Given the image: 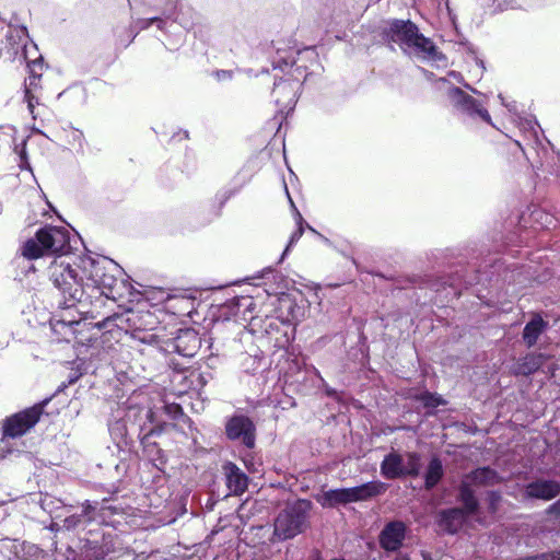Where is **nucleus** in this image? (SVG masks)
<instances>
[{
    "instance_id": "f257e3e1",
    "label": "nucleus",
    "mask_w": 560,
    "mask_h": 560,
    "mask_svg": "<svg viewBox=\"0 0 560 560\" xmlns=\"http://www.w3.org/2000/svg\"><path fill=\"white\" fill-rule=\"evenodd\" d=\"M49 277L62 295V308L78 307L80 314L91 317L95 315L89 306L102 304L104 298L118 301L132 294L120 266L106 257L82 256L73 264L55 260Z\"/></svg>"
},
{
    "instance_id": "f03ea898",
    "label": "nucleus",
    "mask_w": 560,
    "mask_h": 560,
    "mask_svg": "<svg viewBox=\"0 0 560 560\" xmlns=\"http://www.w3.org/2000/svg\"><path fill=\"white\" fill-rule=\"evenodd\" d=\"M317 54L312 47L298 49L295 47L277 46L272 58L273 70H281L290 75L284 80H276L272 97L281 113H289L296 104L299 91L306 79L308 62H315Z\"/></svg>"
},
{
    "instance_id": "7ed1b4c3",
    "label": "nucleus",
    "mask_w": 560,
    "mask_h": 560,
    "mask_svg": "<svg viewBox=\"0 0 560 560\" xmlns=\"http://www.w3.org/2000/svg\"><path fill=\"white\" fill-rule=\"evenodd\" d=\"M385 35L390 43L397 44L404 51H412L435 63L445 65L446 62V57L438 50L433 42L420 34L417 25L410 21H392Z\"/></svg>"
},
{
    "instance_id": "20e7f679",
    "label": "nucleus",
    "mask_w": 560,
    "mask_h": 560,
    "mask_svg": "<svg viewBox=\"0 0 560 560\" xmlns=\"http://www.w3.org/2000/svg\"><path fill=\"white\" fill-rule=\"evenodd\" d=\"M71 240L66 228L45 226L22 246V255L27 259H37L45 255H66L71 250Z\"/></svg>"
},
{
    "instance_id": "39448f33",
    "label": "nucleus",
    "mask_w": 560,
    "mask_h": 560,
    "mask_svg": "<svg viewBox=\"0 0 560 560\" xmlns=\"http://www.w3.org/2000/svg\"><path fill=\"white\" fill-rule=\"evenodd\" d=\"M311 509L312 502L308 500L287 503L275 517L272 540L284 541L302 534L308 527Z\"/></svg>"
},
{
    "instance_id": "423d86ee",
    "label": "nucleus",
    "mask_w": 560,
    "mask_h": 560,
    "mask_svg": "<svg viewBox=\"0 0 560 560\" xmlns=\"http://www.w3.org/2000/svg\"><path fill=\"white\" fill-rule=\"evenodd\" d=\"M135 339L148 345H155L165 352H176L185 358H192L199 350L201 341L195 329H179L174 338H166L165 334L141 331L133 334Z\"/></svg>"
},
{
    "instance_id": "0eeeda50",
    "label": "nucleus",
    "mask_w": 560,
    "mask_h": 560,
    "mask_svg": "<svg viewBox=\"0 0 560 560\" xmlns=\"http://www.w3.org/2000/svg\"><path fill=\"white\" fill-rule=\"evenodd\" d=\"M28 39L25 26L7 23L0 18V58L28 62Z\"/></svg>"
},
{
    "instance_id": "6e6552de",
    "label": "nucleus",
    "mask_w": 560,
    "mask_h": 560,
    "mask_svg": "<svg viewBox=\"0 0 560 560\" xmlns=\"http://www.w3.org/2000/svg\"><path fill=\"white\" fill-rule=\"evenodd\" d=\"M386 491L382 481H370L352 488H340L325 491L318 499L324 508H334L339 504L365 501Z\"/></svg>"
},
{
    "instance_id": "1a4fd4ad",
    "label": "nucleus",
    "mask_w": 560,
    "mask_h": 560,
    "mask_svg": "<svg viewBox=\"0 0 560 560\" xmlns=\"http://www.w3.org/2000/svg\"><path fill=\"white\" fill-rule=\"evenodd\" d=\"M455 114L465 122L483 121L493 126L491 116L482 102L474 98L459 88L453 86L447 92Z\"/></svg>"
},
{
    "instance_id": "9d476101",
    "label": "nucleus",
    "mask_w": 560,
    "mask_h": 560,
    "mask_svg": "<svg viewBox=\"0 0 560 560\" xmlns=\"http://www.w3.org/2000/svg\"><path fill=\"white\" fill-rule=\"evenodd\" d=\"M420 468V455L415 452L405 455L392 452L381 463V474L386 479L416 477L419 475Z\"/></svg>"
},
{
    "instance_id": "9b49d317",
    "label": "nucleus",
    "mask_w": 560,
    "mask_h": 560,
    "mask_svg": "<svg viewBox=\"0 0 560 560\" xmlns=\"http://www.w3.org/2000/svg\"><path fill=\"white\" fill-rule=\"evenodd\" d=\"M46 404L47 400L7 418L0 432V444L4 442L5 438L21 436L33 428L38 422Z\"/></svg>"
},
{
    "instance_id": "f8f14e48",
    "label": "nucleus",
    "mask_w": 560,
    "mask_h": 560,
    "mask_svg": "<svg viewBox=\"0 0 560 560\" xmlns=\"http://www.w3.org/2000/svg\"><path fill=\"white\" fill-rule=\"evenodd\" d=\"M138 402H144V395L142 393L131 398V404L128 407L126 417L132 425L138 427L139 434H143L145 438L155 432V428L160 425L161 421L158 418V412L155 411L158 408L155 406L145 405L138 407Z\"/></svg>"
},
{
    "instance_id": "ddd939ff",
    "label": "nucleus",
    "mask_w": 560,
    "mask_h": 560,
    "mask_svg": "<svg viewBox=\"0 0 560 560\" xmlns=\"http://www.w3.org/2000/svg\"><path fill=\"white\" fill-rule=\"evenodd\" d=\"M226 435L230 440H240L248 447L255 446V425L252 420L245 416L233 417L226 423Z\"/></svg>"
},
{
    "instance_id": "4468645a",
    "label": "nucleus",
    "mask_w": 560,
    "mask_h": 560,
    "mask_svg": "<svg viewBox=\"0 0 560 560\" xmlns=\"http://www.w3.org/2000/svg\"><path fill=\"white\" fill-rule=\"evenodd\" d=\"M407 526L401 521H392L387 523L380 534L381 547L388 551H397L406 538Z\"/></svg>"
},
{
    "instance_id": "2eb2a0df",
    "label": "nucleus",
    "mask_w": 560,
    "mask_h": 560,
    "mask_svg": "<svg viewBox=\"0 0 560 560\" xmlns=\"http://www.w3.org/2000/svg\"><path fill=\"white\" fill-rule=\"evenodd\" d=\"M468 516L459 508L443 510L439 513L438 526L444 533L455 534L462 528Z\"/></svg>"
},
{
    "instance_id": "dca6fc26",
    "label": "nucleus",
    "mask_w": 560,
    "mask_h": 560,
    "mask_svg": "<svg viewBox=\"0 0 560 560\" xmlns=\"http://www.w3.org/2000/svg\"><path fill=\"white\" fill-rule=\"evenodd\" d=\"M223 472L230 494L241 495L246 491L248 477L234 463H225Z\"/></svg>"
},
{
    "instance_id": "f3484780",
    "label": "nucleus",
    "mask_w": 560,
    "mask_h": 560,
    "mask_svg": "<svg viewBox=\"0 0 560 560\" xmlns=\"http://www.w3.org/2000/svg\"><path fill=\"white\" fill-rule=\"evenodd\" d=\"M126 320L129 325L135 329L132 331V337L136 331H141V335L145 332H158L164 334V328L156 327L158 319L156 317L149 311L147 312H137L131 313Z\"/></svg>"
},
{
    "instance_id": "a211bd4d",
    "label": "nucleus",
    "mask_w": 560,
    "mask_h": 560,
    "mask_svg": "<svg viewBox=\"0 0 560 560\" xmlns=\"http://www.w3.org/2000/svg\"><path fill=\"white\" fill-rule=\"evenodd\" d=\"M560 493V483L555 480H537L526 486V495L545 501L552 500Z\"/></svg>"
},
{
    "instance_id": "6ab92c4d",
    "label": "nucleus",
    "mask_w": 560,
    "mask_h": 560,
    "mask_svg": "<svg viewBox=\"0 0 560 560\" xmlns=\"http://www.w3.org/2000/svg\"><path fill=\"white\" fill-rule=\"evenodd\" d=\"M165 310L178 317L191 316L195 310V299L187 295H168L165 300Z\"/></svg>"
},
{
    "instance_id": "aec40b11",
    "label": "nucleus",
    "mask_w": 560,
    "mask_h": 560,
    "mask_svg": "<svg viewBox=\"0 0 560 560\" xmlns=\"http://www.w3.org/2000/svg\"><path fill=\"white\" fill-rule=\"evenodd\" d=\"M546 359L542 353H528L514 364L513 372L516 375H530L544 364Z\"/></svg>"
},
{
    "instance_id": "412c9836",
    "label": "nucleus",
    "mask_w": 560,
    "mask_h": 560,
    "mask_svg": "<svg viewBox=\"0 0 560 560\" xmlns=\"http://www.w3.org/2000/svg\"><path fill=\"white\" fill-rule=\"evenodd\" d=\"M464 480L468 481L471 486L479 487L495 485L500 481V478L493 469L481 467L466 475Z\"/></svg>"
},
{
    "instance_id": "4be33fe9",
    "label": "nucleus",
    "mask_w": 560,
    "mask_h": 560,
    "mask_svg": "<svg viewBox=\"0 0 560 560\" xmlns=\"http://www.w3.org/2000/svg\"><path fill=\"white\" fill-rule=\"evenodd\" d=\"M39 79L40 75H30L28 81L26 82L24 96V100L27 103V108L35 120L42 117L43 112L45 110V107L38 103L37 97L32 93V89L37 86Z\"/></svg>"
},
{
    "instance_id": "5701e85b",
    "label": "nucleus",
    "mask_w": 560,
    "mask_h": 560,
    "mask_svg": "<svg viewBox=\"0 0 560 560\" xmlns=\"http://www.w3.org/2000/svg\"><path fill=\"white\" fill-rule=\"evenodd\" d=\"M547 324L540 316H535L530 322H528L523 330V339L528 348L533 347L540 334L545 330Z\"/></svg>"
},
{
    "instance_id": "b1692460",
    "label": "nucleus",
    "mask_w": 560,
    "mask_h": 560,
    "mask_svg": "<svg viewBox=\"0 0 560 560\" xmlns=\"http://www.w3.org/2000/svg\"><path fill=\"white\" fill-rule=\"evenodd\" d=\"M471 487L472 486L464 479L462 480L459 487V501L464 505V512L468 515L475 514L479 506L478 500L476 499Z\"/></svg>"
},
{
    "instance_id": "393cba45",
    "label": "nucleus",
    "mask_w": 560,
    "mask_h": 560,
    "mask_svg": "<svg viewBox=\"0 0 560 560\" xmlns=\"http://www.w3.org/2000/svg\"><path fill=\"white\" fill-rule=\"evenodd\" d=\"M156 23L160 30H163L167 24L160 18H150V19H137L132 21L129 28V36L125 43V46H128L137 36L139 31L147 30L151 24Z\"/></svg>"
},
{
    "instance_id": "a878e982",
    "label": "nucleus",
    "mask_w": 560,
    "mask_h": 560,
    "mask_svg": "<svg viewBox=\"0 0 560 560\" xmlns=\"http://www.w3.org/2000/svg\"><path fill=\"white\" fill-rule=\"evenodd\" d=\"M443 476L442 462L438 457H433L427 468L424 480L428 489L433 488L438 485Z\"/></svg>"
},
{
    "instance_id": "bb28decb",
    "label": "nucleus",
    "mask_w": 560,
    "mask_h": 560,
    "mask_svg": "<svg viewBox=\"0 0 560 560\" xmlns=\"http://www.w3.org/2000/svg\"><path fill=\"white\" fill-rule=\"evenodd\" d=\"M518 128L534 144H539V125L534 118H520Z\"/></svg>"
},
{
    "instance_id": "cd10ccee",
    "label": "nucleus",
    "mask_w": 560,
    "mask_h": 560,
    "mask_svg": "<svg viewBox=\"0 0 560 560\" xmlns=\"http://www.w3.org/2000/svg\"><path fill=\"white\" fill-rule=\"evenodd\" d=\"M161 402H162V409L164 410L165 415L170 419L178 421V423L182 422L184 424H187L188 428L191 427V421L188 417L185 416L180 405H178L176 402H168L165 400H161Z\"/></svg>"
},
{
    "instance_id": "c85d7f7f",
    "label": "nucleus",
    "mask_w": 560,
    "mask_h": 560,
    "mask_svg": "<svg viewBox=\"0 0 560 560\" xmlns=\"http://www.w3.org/2000/svg\"><path fill=\"white\" fill-rule=\"evenodd\" d=\"M284 189H285V192L288 195L289 201H290L292 208L295 211L296 230L291 234L290 240H289V244L287 245V247H285V249H284L280 260H282L284 258V256L289 252L290 247L292 245H294L301 238V236L303 235V232H304V228H303L304 220H303L301 213L296 210V208H295V206L293 203V200L291 199V197L289 195L287 186H284Z\"/></svg>"
},
{
    "instance_id": "c756f323",
    "label": "nucleus",
    "mask_w": 560,
    "mask_h": 560,
    "mask_svg": "<svg viewBox=\"0 0 560 560\" xmlns=\"http://www.w3.org/2000/svg\"><path fill=\"white\" fill-rule=\"evenodd\" d=\"M65 133L68 144H70L77 152H83L85 144L83 132L77 128L69 127L65 129Z\"/></svg>"
},
{
    "instance_id": "7c9ffc66",
    "label": "nucleus",
    "mask_w": 560,
    "mask_h": 560,
    "mask_svg": "<svg viewBox=\"0 0 560 560\" xmlns=\"http://www.w3.org/2000/svg\"><path fill=\"white\" fill-rule=\"evenodd\" d=\"M14 151L20 158L19 166L31 171V164L26 154V140L24 139L20 144H15Z\"/></svg>"
},
{
    "instance_id": "2f4dec72",
    "label": "nucleus",
    "mask_w": 560,
    "mask_h": 560,
    "mask_svg": "<svg viewBox=\"0 0 560 560\" xmlns=\"http://www.w3.org/2000/svg\"><path fill=\"white\" fill-rule=\"evenodd\" d=\"M521 560H560V550L523 557Z\"/></svg>"
},
{
    "instance_id": "473e14b6",
    "label": "nucleus",
    "mask_w": 560,
    "mask_h": 560,
    "mask_svg": "<svg viewBox=\"0 0 560 560\" xmlns=\"http://www.w3.org/2000/svg\"><path fill=\"white\" fill-rule=\"evenodd\" d=\"M516 0H494L492 13L503 12L513 9Z\"/></svg>"
},
{
    "instance_id": "72a5a7b5",
    "label": "nucleus",
    "mask_w": 560,
    "mask_h": 560,
    "mask_svg": "<svg viewBox=\"0 0 560 560\" xmlns=\"http://www.w3.org/2000/svg\"><path fill=\"white\" fill-rule=\"evenodd\" d=\"M421 399L425 407H436L443 402L441 397L430 393H425Z\"/></svg>"
},
{
    "instance_id": "f704fd0d",
    "label": "nucleus",
    "mask_w": 560,
    "mask_h": 560,
    "mask_svg": "<svg viewBox=\"0 0 560 560\" xmlns=\"http://www.w3.org/2000/svg\"><path fill=\"white\" fill-rule=\"evenodd\" d=\"M126 427L121 422H116L114 425L109 428V431L114 438H124L126 434Z\"/></svg>"
},
{
    "instance_id": "c9c22d12",
    "label": "nucleus",
    "mask_w": 560,
    "mask_h": 560,
    "mask_svg": "<svg viewBox=\"0 0 560 560\" xmlns=\"http://www.w3.org/2000/svg\"><path fill=\"white\" fill-rule=\"evenodd\" d=\"M213 75L218 81H226L232 79L233 72L231 70H217Z\"/></svg>"
},
{
    "instance_id": "e433bc0d",
    "label": "nucleus",
    "mask_w": 560,
    "mask_h": 560,
    "mask_svg": "<svg viewBox=\"0 0 560 560\" xmlns=\"http://www.w3.org/2000/svg\"><path fill=\"white\" fill-rule=\"evenodd\" d=\"M116 320H120L122 322L124 320V317L119 316V315H114V316H107L104 320L96 324V326L101 329V328H106L108 327V325L112 323V322H116Z\"/></svg>"
},
{
    "instance_id": "4c0bfd02",
    "label": "nucleus",
    "mask_w": 560,
    "mask_h": 560,
    "mask_svg": "<svg viewBox=\"0 0 560 560\" xmlns=\"http://www.w3.org/2000/svg\"><path fill=\"white\" fill-rule=\"evenodd\" d=\"M96 509L95 505H93L91 502L86 501L84 504H83V514L88 517V521H94L95 517L91 514L92 511H94Z\"/></svg>"
},
{
    "instance_id": "58836bf2",
    "label": "nucleus",
    "mask_w": 560,
    "mask_h": 560,
    "mask_svg": "<svg viewBox=\"0 0 560 560\" xmlns=\"http://www.w3.org/2000/svg\"><path fill=\"white\" fill-rule=\"evenodd\" d=\"M58 325H62V326H69V327H72L73 325H80V320L79 319H75V318H61V319H58L57 324L55 327H58Z\"/></svg>"
},
{
    "instance_id": "ea45409f",
    "label": "nucleus",
    "mask_w": 560,
    "mask_h": 560,
    "mask_svg": "<svg viewBox=\"0 0 560 560\" xmlns=\"http://www.w3.org/2000/svg\"><path fill=\"white\" fill-rule=\"evenodd\" d=\"M534 214H535L537 220L538 219H542L544 217L546 218V225H545L546 228L551 225L552 222H553V218L551 215H549L548 213H545L542 211H536Z\"/></svg>"
},
{
    "instance_id": "a19ab883",
    "label": "nucleus",
    "mask_w": 560,
    "mask_h": 560,
    "mask_svg": "<svg viewBox=\"0 0 560 560\" xmlns=\"http://www.w3.org/2000/svg\"><path fill=\"white\" fill-rule=\"evenodd\" d=\"M547 512H548L549 514H553V515H556V516H560V499H559V500H557L555 503H552V504L548 508Z\"/></svg>"
},
{
    "instance_id": "79ce46f5",
    "label": "nucleus",
    "mask_w": 560,
    "mask_h": 560,
    "mask_svg": "<svg viewBox=\"0 0 560 560\" xmlns=\"http://www.w3.org/2000/svg\"><path fill=\"white\" fill-rule=\"evenodd\" d=\"M80 522L79 517L78 516H70L68 518L65 520V524L67 527H73L75 526L78 523Z\"/></svg>"
},
{
    "instance_id": "37998d69",
    "label": "nucleus",
    "mask_w": 560,
    "mask_h": 560,
    "mask_svg": "<svg viewBox=\"0 0 560 560\" xmlns=\"http://www.w3.org/2000/svg\"><path fill=\"white\" fill-rule=\"evenodd\" d=\"M267 322H268V324L266 325V328H265V330H266L267 332H268V331H271L273 328H277V327H278V323H277L276 320H273V319H269V318L267 317Z\"/></svg>"
},
{
    "instance_id": "c03bdc74",
    "label": "nucleus",
    "mask_w": 560,
    "mask_h": 560,
    "mask_svg": "<svg viewBox=\"0 0 560 560\" xmlns=\"http://www.w3.org/2000/svg\"><path fill=\"white\" fill-rule=\"evenodd\" d=\"M499 98L501 100L502 105H504L510 112H515L516 110V106H515L514 103L513 104L505 103V101H504V98H503V96L501 94L499 95Z\"/></svg>"
},
{
    "instance_id": "a18cd8bd",
    "label": "nucleus",
    "mask_w": 560,
    "mask_h": 560,
    "mask_svg": "<svg viewBox=\"0 0 560 560\" xmlns=\"http://www.w3.org/2000/svg\"><path fill=\"white\" fill-rule=\"evenodd\" d=\"M185 378H189L191 382H194V380H198V381H201L202 376L200 373H197V372H190L188 376H185Z\"/></svg>"
},
{
    "instance_id": "49530a36",
    "label": "nucleus",
    "mask_w": 560,
    "mask_h": 560,
    "mask_svg": "<svg viewBox=\"0 0 560 560\" xmlns=\"http://www.w3.org/2000/svg\"><path fill=\"white\" fill-rule=\"evenodd\" d=\"M242 305L246 306L248 310L250 308L253 302L249 298H242L241 299Z\"/></svg>"
},
{
    "instance_id": "de8ad7c7",
    "label": "nucleus",
    "mask_w": 560,
    "mask_h": 560,
    "mask_svg": "<svg viewBox=\"0 0 560 560\" xmlns=\"http://www.w3.org/2000/svg\"><path fill=\"white\" fill-rule=\"evenodd\" d=\"M178 28L177 24L175 22H171L167 24V30L168 31H173V32H176V30Z\"/></svg>"
},
{
    "instance_id": "09e8293b",
    "label": "nucleus",
    "mask_w": 560,
    "mask_h": 560,
    "mask_svg": "<svg viewBox=\"0 0 560 560\" xmlns=\"http://www.w3.org/2000/svg\"><path fill=\"white\" fill-rule=\"evenodd\" d=\"M476 63L477 66H479L481 68V70L483 71L485 70V63H483V60L479 59V58H476Z\"/></svg>"
},
{
    "instance_id": "8fccbe9b",
    "label": "nucleus",
    "mask_w": 560,
    "mask_h": 560,
    "mask_svg": "<svg viewBox=\"0 0 560 560\" xmlns=\"http://www.w3.org/2000/svg\"><path fill=\"white\" fill-rule=\"evenodd\" d=\"M422 560H433L432 557L430 556V553L428 552H422Z\"/></svg>"
},
{
    "instance_id": "3c124183",
    "label": "nucleus",
    "mask_w": 560,
    "mask_h": 560,
    "mask_svg": "<svg viewBox=\"0 0 560 560\" xmlns=\"http://www.w3.org/2000/svg\"><path fill=\"white\" fill-rule=\"evenodd\" d=\"M182 34H183V32L180 31L179 34H178V38L176 40V44H180V42H182Z\"/></svg>"
},
{
    "instance_id": "603ef678",
    "label": "nucleus",
    "mask_w": 560,
    "mask_h": 560,
    "mask_svg": "<svg viewBox=\"0 0 560 560\" xmlns=\"http://www.w3.org/2000/svg\"><path fill=\"white\" fill-rule=\"evenodd\" d=\"M8 130L10 131L9 136L12 137L13 133H15V129L14 128H8Z\"/></svg>"
},
{
    "instance_id": "864d4df0",
    "label": "nucleus",
    "mask_w": 560,
    "mask_h": 560,
    "mask_svg": "<svg viewBox=\"0 0 560 560\" xmlns=\"http://www.w3.org/2000/svg\"><path fill=\"white\" fill-rule=\"evenodd\" d=\"M252 320H253V325H256V324H257V323H256L257 318L252 317Z\"/></svg>"
},
{
    "instance_id": "5fc2aeb1",
    "label": "nucleus",
    "mask_w": 560,
    "mask_h": 560,
    "mask_svg": "<svg viewBox=\"0 0 560 560\" xmlns=\"http://www.w3.org/2000/svg\"><path fill=\"white\" fill-rule=\"evenodd\" d=\"M168 49H170V50L175 49L174 45H171V46L168 47Z\"/></svg>"
}]
</instances>
